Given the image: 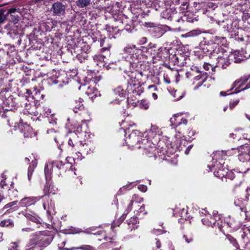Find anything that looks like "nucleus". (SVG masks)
<instances>
[{
	"instance_id": "nucleus-1",
	"label": "nucleus",
	"mask_w": 250,
	"mask_h": 250,
	"mask_svg": "<svg viewBox=\"0 0 250 250\" xmlns=\"http://www.w3.org/2000/svg\"><path fill=\"white\" fill-rule=\"evenodd\" d=\"M173 65H177L179 68L173 67V76L175 78V82L177 83L180 80V77L185 73L181 69V66L186 63L187 55L184 51L183 46L180 41L177 40L173 41Z\"/></svg>"
},
{
	"instance_id": "nucleus-2",
	"label": "nucleus",
	"mask_w": 250,
	"mask_h": 250,
	"mask_svg": "<svg viewBox=\"0 0 250 250\" xmlns=\"http://www.w3.org/2000/svg\"><path fill=\"white\" fill-rule=\"evenodd\" d=\"M201 49L205 54H208L210 58H215L223 55L227 52L222 47L218 44H209L208 41H203L201 42Z\"/></svg>"
},
{
	"instance_id": "nucleus-3",
	"label": "nucleus",
	"mask_w": 250,
	"mask_h": 250,
	"mask_svg": "<svg viewBox=\"0 0 250 250\" xmlns=\"http://www.w3.org/2000/svg\"><path fill=\"white\" fill-rule=\"evenodd\" d=\"M235 88L232 93H238L250 88V73L244 75L239 79L236 80L231 85V88L228 91H231Z\"/></svg>"
},
{
	"instance_id": "nucleus-4",
	"label": "nucleus",
	"mask_w": 250,
	"mask_h": 250,
	"mask_svg": "<svg viewBox=\"0 0 250 250\" xmlns=\"http://www.w3.org/2000/svg\"><path fill=\"white\" fill-rule=\"evenodd\" d=\"M127 145L130 147L141 148L146 143L150 144L147 139H143L141 136L137 135L136 132H133L125 139Z\"/></svg>"
},
{
	"instance_id": "nucleus-5",
	"label": "nucleus",
	"mask_w": 250,
	"mask_h": 250,
	"mask_svg": "<svg viewBox=\"0 0 250 250\" xmlns=\"http://www.w3.org/2000/svg\"><path fill=\"white\" fill-rule=\"evenodd\" d=\"M128 77H129V81L128 82V85L127 87V90L129 92L132 89V86H136L137 84L135 83H138L139 84V80L143 76V74L142 71H139L135 70L133 71H125Z\"/></svg>"
},
{
	"instance_id": "nucleus-6",
	"label": "nucleus",
	"mask_w": 250,
	"mask_h": 250,
	"mask_svg": "<svg viewBox=\"0 0 250 250\" xmlns=\"http://www.w3.org/2000/svg\"><path fill=\"white\" fill-rule=\"evenodd\" d=\"M238 158L243 163L249 162L250 160V147L248 145H243L237 148Z\"/></svg>"
},
{
	"instance_id": "nucleus-7",
	"label": "nucleus",
	"mask_w": 250,
	"mask_h": 250,
	"mask_svg": "<svg viewBox=\"0 0 250 250\" xmlns=\"http://www.w3.org/2000/svg\"><path fill=\"white\" fill-rule=\"evenodd\" d=\"M182 133L181 131H178V133H176L174 135V145H173V149H175V152L183 150L185 148L188 143L185 139H182Z\"/></svg>"
},
{
	"instance_id": "nucleus-8",
	"label": "nucleus",
	"mask_w": 250,
	"mask_h": 250,
	"mask_svg": "<svg viewBox=\"0 0 250 250\" xmlns=\"http://www.w3.org/2000/svg\"><path fill=\"white\" fill-rule=\"evenodd\" d=\"M185 21L183 16H178L173 10V31H184L185 30Z\"/></svg>"
},
{
	"instance_id": "nucleus-9",
	"label": "nucleus",
	"mask_w": 250,
	"mask_h": 250,
	"mask_svg": "<svg viewBox=\"0 0 250 250\" xmlns=\"http://www.w3.org/2000/svg\"><path fill=\"white\" fill-rule=\"evenodd\" d=\"M173 4L177 6L173 8V10L175 14L178 12L184 13L188 12L187 10L188 7V2L187 0H173Z\"/></svg>"
},
{
	"instance_id": "nucleus-10",
	"label": "nucleus",
	"mask_w": 250,
	"mask_h": 250,
	"mask_svg": "<svg viewBox=\"0 0 250 250\" xmlns=\"http://www.w3.org/2000/svg\"><path fill=\"white\" fill-rule=\"evenodd\" d=\"M224 226H222L219 225V224H217L219 230L223 234H225V230L223 229V228L225 226V225L229 227L231 229V230L233 231H235L239 229L241 225V223L239 220H236L234 218H229V220L227 222H224Z\"/></svg>"
},
{
	"instance_id": "nucleus-11",
	"label": "nucleus",
	"mask_w": 250,
	"mask_h": 250,
	"mask_svg": "<svg viewBox=\"0 0 250 250\" xmlns=\"http://www.w3.org/2000/svg\"><path fill=\"white\" fill-rule=\"evenodd\" d=\"M173 216L180 217L179 219L187 220L189 218V215L187 208H184L180 205L173 209ZM179 220V218L178 219Z\"/></svg>"
},
{
	"instance_id": "nucleus-12",
	"label": "nucleus",
	"mask_w": 250,
	"mask_h": 250,
	"mask_svg": "<svg viewBox=\"0 0 250 250\" xmlns=\"http://www.w3.org/2000/svg\"><path fill=\"white\" fill-rule=\"evenodd\" d=\"M150 144L146 143V145L142 146V148L144 149V153L149 157H153L154 159L157 158V153L158 152V149L154 144L151 146V143L149 141Z\"/></svg>"
},
{
	"instance_id": "nucleus-13",
	"label": "nucleus",
	"mask_w": 250,
	"mask_h": 250,
	"mask_svg": "<svg viewBox=\"0 0 250 250\" xmlns=\"http://www.w3.org/2000/svg\"><path fill=\"white\" fill-rule=\"evenodd\" d=\"M229 57V56L228 55L227 52L220 57H218V58L216 59L217 62L215 67L222 69L226 68L230 63Z\"/></svg>"
},
{
	"instance_id": "nucleus-14",
	"label": "nucleus",
	"mask_w": 250,
	"mask_h": 250,
	"mask_svg": "<svg viewBox=\"0 0 250 250\" xmlns=\"http://www.w3.org/2000/svg\"><path fill=\"white\" fill-rule=\"evenodd\" d=\"M65 9V5L62 2L57 1L52 4L51 11L54 15L60 16L64 14Z\"/></svg>"
},
{
	"instance_id": "nucleus-15",
	"label": "nucleus",
	"mask_w": 250,
	"mask_h": 250,
	"mask_svg": "<svg viewBox=\"0 0 250 250\" xmlns=\"http://www.w3.org/2000/svg\"><path fill=\"white\" fill-rule=\"evenodd\" d=\"M244 53H245V50L243 48L240 50L234 51L233 52L234 62L240 63L244 60L250 58V54L249 55H246Z\"/></svg>"
},
{
	"instance_id": "nucleus-16",
	"label": "nucleus",
	"mask_w": 250,
	"mask_h": 250,
	"mask_svg": "<svg viewBox=\"0 0 250 250\" xmlns=\"http://www.w3.org/2000/svg\"><path fill=\"white\" fill-rule=\"evenodd\" d=\"M227 155L226 151H217L214 153L213 157V160H216V166L217 167L219 165H225V162L223 161L226 159Z\"/></svg>"
},
{
	"instance_id": "nucleus-17",
	"label": "nucleus",
	"mask_w": 250,
	"mask_h": 250,
	"mask_svg": "<svg viewBox=\"0 0 250 250\" xmlns=\"http://www.w3.org/2000/svg\"><path fill=\"white\" fill-rule=\"evenodd\" d=\"M83 100L79 98L71 103V108L75 113H79L84 110V107L83 104Z\"/></svg>"
},
{
	"instance_id": "nucleus-18",
	"label": "nucleus",
	"mask_w": 250,
	"mask_h": 250,
	"mask_svg": "<svg viewBox=\"0 0 250 250\" xmlns=\"http://www.w3.org/2000/svg\"><path fill=\"white\" fill-rule=\"evenodd\" d=\"M208 78V75L207 72L201 71L199 73L196 74V75L194 76V79L196 81H199V82L194 89H196L202 85L203 83L206 81Z\"/></svg>"
},
{
	"instance_id": "nucleus-19",
	"label": "nucleus",
	"mask_w": 250,
	"mask_h": 250,
	"mask_svg": "<svg viewBox=\"0 0 250 250\" xmlns=\"http://www.w3.org/2000/svg\"><path fill=\"white\" fill-rule=\"evenodd\" d=\"M39 198L37 197H28L22 198L19 204L21 207H26L34 205Z\"/></svg>"
},
{
	"instance_id": "nucleus-20",
	"label": "nucleus",
	"mask_w": 250,
	"mask_h": 250,
	"mask_svg": "<svg viewBox=\"0 0 250 250\" xmlns=\"http://www.w3.org/2000/svg\"><path fill=\"white\" fill-rule=\"evenodd\" d=\"M182 115H174L173 116V117L174 118V123H173V126L174 125L175 126L174 127L176 133H178V131H180L179 130V129H178V127L179 126L181 125H186L188 123L187 120L182 117Z\"/></svg>"
},
{
	"instance_id": "nucleus-21",
	"label": "nucleus",
	"mask_w": 250,
	"mask_h": 250,
	"mask_svg": "<svg viewBox=\"0 0 250 250\" xmlns=\"http://www.w3.org/2000/svg\"><path fill=\"white\" fill-rule=\"evenodd\" d=\"M203 41H208V39H210L211 43L210 44H216L218 45H219V44H223L226 41L225 38L217 36L208 35L206 37H203Z\"/></svg>"
},
{
	"instance_id": "nucleus-22",
	"label": "nucleus",
	"mask_w": 250,
	"mask_h": 250,
	"mask_svg": "<svg viewBox=\"0 0 250 250\" xmlns=\"http://www.w3.org/2000/svg\"><path fill=\"white\" fill-rule=\"evenodd\" d=\"M233 190L234 192H240L244 191L246 192L245 198L248 200L250 196V188H245L242 184L241 181H239L238 184H235L233 187Z\"/></svg>"
},
{
	"instance_id": "nucleus-23",
	"label": "nucleus",
	"mask_w": 250,
	"mask_h": 250,
	"mask_svg": "<svg viewBox=\"0 0 250 250\" xmlns=\"http://www.w3.org/2000/svg\"><path fill=\"white\" fill-rule=\"evenodd\" d=\"M242 238L246 247H249L250 250V247L249 245V242H250V227H246L244 229Z\"/></svg>"
},
{
	"instance_id": "nucleus-24",
	"label": "nucleus",
	"mask_w": 250,
	"mask_h": 250,
	"mask_svg": "<svg viewBox=\"0 0 250 250\" xmlns=\"http://www.w3.org/2000/svg\"><path fill=\"white\" fill-rule=\"evenodd\" d=\"M248 203V201L247 199H243L242 198H240L237 199L234 201V204L236 206L239 207L241 211H244L246 212V206Z\"/></svg>"
},
{
	"instance_id": "nucleus-25",
	"label": "nucleus",
	"mask_w": 250,
	"mask_h": 250,
	"mask_svg": "<svg viewBox=\"0 0 250 250\" xmlns=\"http://www.w3.org/2000/svg\"><path fill=\"white\" fill-rule=\"evenodd\" d=\"M123 21V23L125 24L124 29L129 33L132 32L135 28L133 20L125 17Z\"/></svg>"
},
{
	"instance_id": "nucleus-26",
	"label": "nucleus",
	"mask_w": 250,
	"mask_h": 250,
	"mask_svg": "<svg viewBox=\"0 0 250 250\" xmlns=\"http://www.w3.org/2000/svg\"><path fill=\"white\" fill-rule=\"evenodd\" d=\"M80 151L84 155H87L93 152L94 148L87 144H80Z\"/></svg>"
},
{
	"instance_id": "nucleus-27",
	"label": "nucleus",
	"mask_w": 250,
	"mask_h": 250,
	"mask_svg": "<svg viewBox=\"0 0 250 250\" xmlns=\"http://www.w3.org/2000/svg\"><path fill=\"white\" fill-rule=\"evenodd\" d=\"M220 167L219 168L217 171H214V175L219 178H221L223 181V178L225 179L227 171L228 169H225V166L219 165Z\"/></svg>"
},
{
	"instance_id": "nucleus-28",
	"label": "nucleus",
	"mask_w": 250,
	"mask_h": 250,
	"mask_svg": "<svg viewBox=\"0 0 250 250\" xmlns=\"http://www.w3.org/2000/svg\"><path fill=\"white\" fill-rule=\"evenodd\" d=\"M60 250H96V248L90 246L84 245L78 247H72L70 248H64L63 247H59Z\"/></svg>"
},
{
	"instance_id": "nucleus-29",
	"label": "nucleus",
	"mask_w": 250,
	"mask_h": 250,
	"mask_svg": "<svg viewBox=\"0 0 250 250\" xmlns=\"http://www.w3.org/2000/svg\"><path fill=\"white\" fill-rule=\"evenodd\" d=\"M52 170H65V164L62 161H54L51 163Z\"/></svg>"
},
{
	"instance_id": "nucleus-30",
	"label": "nucleus",
	"mask_w": 250,
	"mask_h": 250,
	"mask_svg": "<svg viewBox=\"0 0 250 250\" xmlns=\"http://www.w3.org/2000/svg\"><path fill=\"white\" fill-rule=\"evenodd\" d=\"M202 222L204 225L213 227L215 225L216 220L211 216H206L202 219Z\"/></svg>"
},
{
	"instance_id": "nucleus-31",
	"label": "nucleus",
	"mask_w": 250,
	"mask_h": 250,
	"mask_svg": "<svg viewBox=\"0 0 250 250\" xmlns=\"http://www.w3.org/2000/svg\"><path fill=\"white\" fill-rule=\"evenodd\" d=\"M28 246L29 247L26 250H41L40 246L38 245L36 239L33 238L30 240Z\"/></svg>"
},
{
	"instance_id": "nucleus-32",
	"label": "nucleus",
	"mask_w": 250,
	"mask_h": 250,
	"mask_svg": "<svg viewBox=\"0 0 250 250\" xmlns=\"http://www.w3.org/2000/svg\"><path fill=\"white\" fill-rule=\"evenodd\" d=\"M160 47H158L156 44L150 43L147 49V52L153 55V58L155 57L156 55L159 53Z\"/></svg>"
},
{
	"instance_id": "nucleus-33",
	"label": "nucleus",
	"mask_w": 250,
	"mask_h": 250,
	"mask_svg": "<svg viewBox=\"0 0 250 250\" xmlns=\"http://www.w3.org/2000/svg\"><path fill=\"white\" fill-rule=\"evenodd\" d=\"M185 96V92L182 89L174 90L173 89V97L174 101H178L181 99Z\"/></svg>"
},
{
	"instance_id": "nucleus-34",
	"label": "nucleus",
	"mask_w": 250,
	"mask_h": 250,
	"mask_svg": "<svg viewBox=\"0 0 250 250\" xmlns=\"http://www.w3.org/2000/svg\"><path fill=\"white\" fill-rule=\"evenodd\" d=\"M226 239L231 244L234 248L235 250H238L240 248L239 245L236 239L230 234H226Z\"/></svg>"
},
{
	"instance_id": "nucleus-35",
	"label": "nucleus",
	"mask_w": 250,
	"mask_h": 250,
	"mask_svg": "<svg viewBox=\"0 0 250 250\" xmlns=\"http://www.w3.org/2000/svg\"><path fill=\"white\" fill-rule=\"evenodd\" d=\"M37 160H33L31 163L30 164V165L28 168V179L29 181H30L32 173L34 171V168L37 167Z\"/></svg>"
},
{
	"instance_id": "nucleus-36",
	"label": "nucleus",
	"mask_w": 250,
	"mask_h": 250,
	"mask_svg": "<svg viewBox=\"0 0 250 250\" xmlns=\"http://www.w3.org/2000/svg\"><path fill=\"white\" fill-rule=\"evenodd\" d=\"M229 179L231 180H234L235 183L234 185V186L235 184H238L239 183V181H241L240 180H238V177H237L232 171H229L228 169L227 171L226 176L225 177V179Z\"/></svg>"
},
{
	"instance_id": "nucleus-37",
	"label": "nucleus",
	"mask_w": 250,
	"mask_h": 250,
	"mask_svg": "<svg viewBox=\"0 0 250 250\" xmlns=\"http://www.w3.org/2000/svg\"><path fill=\"white\" fill-rule=\"evenodd\" d=\"M109 39L104 38L101 40L100 45L102 47V51H104L110 49L111 45L108 43Z\"/></svg>"
},
{
	"instance_id": "nucleus-38",
	"label": "nucleus",
	"mask_w": 250,
	"mask_h": 250,
	"mask_svg": "<svg viewBox=\"0 0 250 250\" xmlns=\"http://www.w3.org/2000/svg\"><path fill=\"white\" fill-rule=\"evenodd\" d=\"M138 223V219L136 217H133L131 218L127 222L129 229L130 230L133 229H135L137 228V224Z\"/></svg>"
},
{
	"instance_id": "nucleus-39",
	"label": "nucleus",
	"mask_w": 250,
	"mask_h": 250,
	"mask_svg": "<svg viewBox=\"0 0 250 250\" xmlns=\"http://www.w3.org/2000/svg\"><path fill=\"white\" fill-rule=\"evenodd\" d=\"M14 226L13 221L10 219H5L0 222L1 227L13 228Z\"/></svg>"
},
{
	"instance_id": "nucleus-40",
	"label": "nucleus",
	"mask_w": 250,
	"mask_h": 250,
	"mask_svg": "<svg viewBox=\"0 0 250 250\" xmlns=\"http://www.w3.org/2000/svg\"><path fill=\"white\" fill-rule=\"evenodd\" d=\"M91 0H78L76 1V4L80 8H83L90 5Z\"/></svg>"
},
{
	"instance_id": "nucleus-41",
	"label": "nucleus",
	"mask_w": 250,
	"mask_h": 250,
	"mask_svg": "<svg viewBox=\"0 0 250 250\" xmlns=\"http://www.w3.org/2000/svg\"><path fill=\"white\" fill-rule=\"evenodd\" d=\"M162 17L164 19L171 20L172 17V9L166 8L162 13Z\"/></svg>"
},
{
	"instance_id": "nucleus-42",
	"label": "nucleus",
	"mask_w": 250,
	"mask_h": 250,
	"mask_svg": "<svg viewBox=\"0 0 250 250\" xmlns=\"http://www.w3.org/2000/svg\"><path fill=\"white\" fill-rule=\"evenodd\" d=\"M76 57L81 62H83L88 59V55L86 52H83L78 54Z\"/></svg>"
},
{
	"instance_id": "nucleus-43",
	"label": "nucleus",
	"mask_w": 250,
	"mask_h": 250,
	"mask_svg": "<svg viewBox=\"0 0 250 250\" xmlns=\"http://www.w3.org/2000/svg\"><path fill=\"white\" fill-rule=\"evenodd\" d=\"M183 238L187 243H192L194 242L193 235L190 232L184 234L183 235Z\"/></svg>"
},
{
	"instance_id": "nucleus-44",
	"label": "nucleus",
	"mask_w": 250,
	"mask_h": 250,
	"mask_svg": "<svg viewBox=\"0 0 250 250\" xmlns=\"http://www.w3.org/2000/svg\"><path fill=\"white\" fill-rule=\"evenodd\" d=\"M26 218L29 221L36 223L37 224H40V218L37 216H34L31 214H28L26 215Z\"/></svg>"
},
{
	"instance_id": "nucleus-45",
	"label": "nucleus",
	"mask_w": 250,
	"mask_h": 250,
	"mask_svg": "<svg viewBox=\"0 0 250 250\" xmlns=\"http://www.w3.org/2000/svg\"><path fill=\"white\" fill-rule=\"evenodd\" d=\"M43 190L45 195H50L51 194H54L55 193L51 189V185L48 184L45 185Z\"/></svg>"
},
{
	"instance_id": "nucleus-46",
	"label": "nucleus",
	"mask_w": 250,
	"mask_h": 250,
	"mask_svg": "<svg viewBox=\"0 0 250 250\" xmlns=\"http://www.w3.org/2000/svg\"><path fill=\"white\" fill-rule=\"evenodd\" d=\"M51 23L48 22H44L41 24L40 28L42 30H44L46 32L50 31L51 30V27L50 26Z\"/></svg>"
},
{
	"instance_id": "nucleus-47",
	"label": "nucleus",
	"mask_w": 250,
	"mask_h": 250,
	"mask_svg": "<svg viewBox=\"0 0 250 250\" xmlns=\"http://www.w3.org/2000/svg\"><path fill=\"white\" fill-rule=\"evenodd\" d=\"M5 12V9H0V25L4 23L7 19V15L4 14Z\"/></svg>"
},
{
	"instance_id": "nucleus-48",
	"label": "nucleus",
	"mask_w": 250,
	"mask_h": 250,
	"mask_svg": "<svg viewBox=\"0 0 250 250\" xmlns=\"http://www.w3.org/2000/svg\"><path fill=\"white\" fill-rule=\"evenodd\" d=\"M114 92L115 95H118L121 98H123L124 97L125 94L124 90L121 87H119L115 89Z\"/></svg>"
},
{
	"instance_id": "nucleus-49",
	"label": "nucleus",
	"mask_w": 250,
	"mask_h": 250,
	"mask_svg": "<svg viewBox=\"0 0 250 250\" xmlns=\"http://www.w3.org/2000/svg\"><path fill=\"white\" fill-rule=\"evenodd\" d=\"M239 101L240 100L239 99L231 100L229 103V109L231 110L233 109L239 104Z\"/></svg>"
},
{
	"instance_id": "nucleus-50",
	"label": "nucleus",
	"mask_w": 250,
	"mask_h": 250,
	"mask_svg": "<svg viewBox=\"0 0 250 250\" xmlns=\"http://www.w3.org/2000/svg\"><path fill=\"white\" fill-rule=\"evenodd\" d=\"M19 17L17 15L11 14L9 17V21L15 23H17L19 21Z\"/></svg>"
},
{
	"instance_id": "nucleus-51",
	"label": "nucleus",
	"mask_w": 250,
	"mask_h": 250,
	"mask_svg": "<svg viewBox=\"0 0 250 250\" xmlns=\"http://www.w3.org/2000/svg\"><path fill=\"white\" fill-rule=\"evenodd\" d=\"M201 34V31L199 30H193L188 33L187 35L188 37L197 36Z\"/></svg>"
},
{
	"instance_id": "nucleus-52",
	"label": "nucleus",
	"mask_w": 250,
	"mask_h": 250,
	"mask_svg": "<svg viewBox=\"0 0 250 250\" xmlns=\"http://www.w3.org/2000/svg\"><path fill=\"white\" fill-rule=\"evenodd\" d=\"M183 19H184L185 20H186L187 22L193 23L194 21H197V19L196 18H191L186 16L185 15L183 16Z\"/></svg>"
},
{
	"instance_id": "nucleus-53",
	"label": "nucleus",
	"mask_w": 250,
	"mask_h": 250,
	"mask_svg": "<svg viewBox=\"0 0 250 250\" xmlns=\"http://www.w3.org/2000/svg\"><path fill=\"white\" fill-rule=\"evenodd\" d=\"M140 106L145 109H147L149 108V104L146 101L142 100L140 104Z\"/></svg>"
},
{
	"instance_id": "nucleus-54",
	"label": "nucleus",
	"mask_w": 250,
	"mask_h": 250,
	"mask_svg": "<svg viewBox=\"0 0 250 250\" xmlns=\"http://www.w3.org/2000/svg\"><path fill=\"white\" fill-rule=\"evenodd\" d=\"M17 203V201H13V202H10V203H9L8 204H6L3 207V208H2V210H4L5 209H7L8 208H11L12 206L16 205Z\"/></svg>"
},
{
	"instance_id": "nucleus-55",
	"label": "nucleus",
	"mask_w": 250,
	"mask_h": 250,
	"mask_svg": "<svg viewBox=\"0 0 250 250\" xmlns=\"http://www.w3.org/2000/svg\"><path fill=\"white\" fill-rule=\"evenodd\" d=\"M203 67L205 70H208L210 68H211V69L212 71H214V69H215V68L216 67H213L212 65H211L210 63H204L203 64Z\"/></svg>"
},
{
	"instance_id": "nucleus-56",
	"label": "nucleus",
	"mask_w": 250,
	"mask_h": 250,
	"mask_svg": "<svg viewBox=\"0 0 250 250\" xmlns=\"http://www.w3.org/2000/svg\"><path fill=\"white\" fill-rule=\"evenodd\" d=\"M135 45L132 47L127 46L124 48V51L126 53L131 54L134 52L133 49L135 48Z\"/></svg>"
},
{
	"instance_id": "nucleus-57",
	"label": "nucleus",
	"mask_w": 250,
	"mask_h": 250,
	"mask_svg": "<svg viewBox=\"0 0 250 250\" xmlns=\"http://www.w3.org/2000/svg\"><path fill=\"white\" fill-rule=\"evenodd\" d=\"M133 203V201L132 200L130 201V202L129 204H128V205L127 206V208H126V209L125 210L126 212L124 213L123 214V216H124L125 215H126L127 214H128L130 211V210L132 209Z\"/></svg>"
},
{
	"instance_id": "nucleus-58",
	"label": "nucleus",
	"mask_w": 250,
	"mask_h": 250,
	"mask_svg": "<svg viewBox=\"0 0 250 250\" xmlns=\"http://www.w3.org/2000/svg\"><path fill=\"white\" fill-rule=\"evenodd\" d=\"M191 72H193V73L196 74L199 73L201 70H200L199 68L196 66L192 65L190 68V70Z\"/></svg>"
},
{
	"instance_id": "nucleus-59",
	"label": "nucleus",
	"mask_w": 250,
	"mask_h": 250,
	"mask_svg": "<svg viewBox=\"0 0 250 250\" xmlns=\"http://www.w3.org/2000/svg\"><path fill=\"white\" fill-rule=\"evenodd\" d=\"M26 127L27 128L28 130H27V132H23V135H24V137H25V138L31 137V129L28 126H27Z\"/></svg>"
},
{
	"instance_id": "nucleus-60",
	"label": "nucleus",
	"mask_w": 250,
	"mask_h": 250,
	"mask_svg": "<svg viewBox=\"0 0 250 250\" xmlns=\"http://www.w3.org/2000/svg\"><path fill=\"white\" fill-rule=\"evenodd\" d=\"M39 96H41V98L42 99H43V98L44 97V96L43 94H41V92L40 91L36 92L35 95L33 96V98L37 100H38L37 99L39 98Z\"/></svg>"
},
{
	"instance_id": "nucleus-61",
	"label": "nucleus",
	"mask_w": 250,
	"mask_h": 250,
	"mask_svg": "<svg viewBox=\"0 0 250 250\" xmlns=\"http://www.w3.org/2000/svg\"><path fill=\"white\" fill-rule=\"evenodd\" d=\"M68 144L72 147H74V146H75L76 145H77V143L75 141V140L72 138L69 139Z\"/></svg>"
},
{
	"instance_id": "nucleus-62",
	"label": "nucleus",
	"mask_w": 250,
	"mask_h": 250,
	"mask_svg": "<svg viewBox=\"0 0 250 250\" xmlns=\"http://www.w3.org/2000/svg\"><path fill=\"white\" fill-rule=\"evenodd\" d=\"M164 80L165 82L167 84H170L171 82V80L170 78L168 76L167 74H164Z\"/></svg>"
},
{
	"instance_id": "nucleus-63",
	"label": "nucleus",
	"mask_w": 250,
	"mask_h": 250,
	"mask_svg": "<svg viewBox=\"0 0 250 250\" xmlns=\"http://www.w3.org/2000/svg\"><path fill=\"white\" fill-rule=\"evenodd\" d=\"M138 188L140 191L143 192H145L147 190V187L143 185H139Z\"/></svg>"
},
{
	"instance_id": "nucleus-64",
	"label": "nucleus",
	"mask_w": 250,
	"mask_h": 250,
	"mask_svg": "<svg viewBox=\"0 0 250 250\" xmlns=\"http://www.w3.org/2000/svg\"><path fill=\"white\" fill-rule=\"evenodd\" d=\"M186 75L187 78H190L192 77H194V76L195 75V74L193 73V72H191V71H188V72H187L186 73Z\"/></svg>"
}]
</instances>
